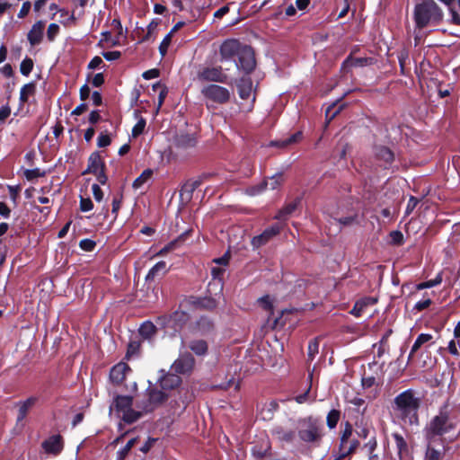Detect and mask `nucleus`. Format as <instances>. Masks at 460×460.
<instances>
[{"label":"nucleus","mask_w":460,"mask_h":460,"mask_svg":"<svg viewBox=\"0 0 460 460\" xmlns=\"http://www.w3.org/2000/svg\"><path fill=\"white\" fill-rule=\"evenodd\" d=\"M198 78L200 81L224 83L227 75L223 73L221 66L205 67L199 72Z\"/></svg>","instance_id":"f8f14e48"},{"label":"nucleus","mask_w":460,"mask_h":460,"mask_svg":"<svg viewBox=\"0 0 460 460\" xmlns=\"http://www.w3.org/2000/svg\"><path fill=\"white\" fill-rule=\"evenodd\" d=\"M393 438L395 441L398 456L401 458L402 456V454L407 451V443L405 442L402 436L398 433H394Z\"/></svg>","instance_id":"473e14b6"},{"label":"nucleus","mask_w":460,"mask_h":460,"mask_svg":"<svg viewBox=\"0 0 460 460\" xmlns=\"http://www.w3.org/2000/svg\"><path fill=\"white\" fill-rule=\"evenodd\" d=\"M44 22L38 21L35 22L31 31L28 32L27 39L31 46L39 45L43 38Z\"/></svg>","instance_id":"dca6fc26"},{"label":"nucleus","mask_w":460,"mask_h":460,"mask_svg":"<svg viewBox=\"0 0 460 460\" xmlns=\"http://www.w3.org/2000/svg\"><path fill=\"white\" fill-rule=\"evenodd\" d=\"M33 68V61L26 57L20 64V72L22 75L28 76Z\"/></svg>","instance_id":"e433bc0d"},{"label":"nucleus","mask_w":460,"mask_h":460,"mask_svg":"<svg viewBox=\"0 0 460 460\" xmlns=\"http://www.w3.org/2000/svg\"><path fill=\"white\" fill-rule=\"evenodd\" d=\"M433 339V336L429 333H420L416 341H414L411 349V352H410V355H409V358H411L413 354L425 343L430 341L431 340Z\"/></svg>","instance_id":"a878e982"},{"label":"nucleus","mask_w":460,"mask_h":460,"mask_svg":"<svg viewBox=\"0 0 460 460\" xmlns=\"http://www.w3.org/2000/svg\"><path fill=\"white\" fill-rule=\"evenodd\" d=\"M435 444L436 443H429L428 442L425 460H441L442 459L444 445L441 444L442 450H440V449H436L434 447Z\"/></svg>","instance_id":"bb28decb"},{"label":"nucleus","mask_w":460,"mask_h":460,"mask_svg":"<svg viewBox=\"0 0 460 460\" xmlns=\"http://www.w3.org/2000/svg\"><path fill=\"white\" fill-rule=\"evenodd\" d=\"M319 352V341L317 339L311 341L308 344V358L313 360Z\"/></svg>","instance_id":"a19ab883"},{"label":"nucleus","mask_w":460,"mask_h":460,"mask_svg":"<svg viewBox=\"0 0 460 460\" xmlns=\"http://www.w3.org/2000/svg\"><path fill=\"white\" fill-rule=\"evenodd\" d=\"M448 9L451 14V22L454 24L460 25V15L455 11L453 7H449Z\"/></svg>","instance_id":"774afa93"},{"label":"nucleus","mask_w":460,"mask_h":460,"mask_svg":"<svg viewBox=\"0 0 460 460\" xmlns=\"http://www.w3.org/2000/svg\"><path fill=\"white\" fill-rule=\"evenodd\" d=\"M177 146L184 150L194 148L197 145V138L193 134H182L176 139Z\"/></svg>","instance_id":"412c9836"},{"label":"nucleus","mask_w":460,"mask_h":460,"mask_svg":"<svg viewBox=\"0 0 460 460\" xmlns=\"http://www.w3.org/2000/svg\"><path fill=\"white\" fill-rule=\"evenodd\" d=\"M418 202H419L418 199H416L412 196L409 199V201H408V204L406 207V210H405L406 215H410L413 211V209L416 208Z\"/></svg>","instance_id":"680f3d73"},{"label":"nucleus","mask_w":460,"mask_h":460,"mask_svg":"<svg viewBox=\"0 0 460 460\" xmlns=\"http://www.w3.org/2000/svg\"><path fill=\"white\" fill-rule=\"evenodd\" d=\"M136 442H137L136 438L128 440V443L124 446V447H122L121 449H119L117 452L116 460H124L127 457V456L128 455V453L130 452L131 448L136 444Z\"/></svg>","instance_id":"7c9ffc66"},{"label":"nucleus","mask_w":460,"mask_h":460,"mask_svg":"<svg viewBox=\"0 0 460 460\" xmlns=\"http://www.w3.org/2000/svg\"><path fill=\"white\" fill-rule=\"evenodd\" d=\"M166 271V263L163 261H158L155 263L148 271L146 279V280H153L155 279L156 276L159 275V273H164Z\"/></svg>","instance_id":"cd10ccee"},{"label":"nucleus","mask_w":460,"mask_h":460,"mask_svg":"<svg viewBox=\"0 0 460 460\" xmlns=\"http://www.w3.org/2000/svg\"><path fill=\"white\" fill-rule=\"evenodd\" d=\"M63 447L64 444L60 435H53L42 443L44 451L54 456L58 455L63 450Z\"/></svg>","instance_id":"4468645a"},{"label":"nucleus","mask_w":460,"mask_h":460,"mask_svg":"<svg viewBox=\"0 0 460 460\" xmlns=\"http://www.w3.org/2000/svg\"><path fill=\"white\" fill-rule=\"evenodd\" d=\"M155 326L151 322H146L139 328L140 335L145 339H150L155 333Z\"/></svg>","instance_id":"c756f323"},{"label":"nucleus","mask_w":460,"mask_h":460,"mask_svg":"<svg viewBox=\"0 0 460 460\" xmlns=\"http://www.w3.org/2000/svg\"><path fill=\"white\" fill-rule=\"evenodd\" d=\"M37 399L35 397H29L23 402H20L18 403V414H17V423L22 422L27 416L29 411L35 404Z\"/></svg>","instance_id":"6ab92c4d"},{"label":"nucleus","mask_w":460,"mask_h":460,"mask_svg":"<svg viewBox=\"0 0 460 460\" xmlns=\"http://www.w3.org/2000/svg\"><path fill=\"white\" fill-rule=\"evenodd\" d=\"M172 40L171 32H168L164 38L163 39L162 42L159 45V52L162 57H164L167 53L168 48L170 46Z\"/></svg>","instance_id":"79ce46f5"},{"label":"nucleus","mask_w":460,"mask_h":460,"mask_svg":"<svg viewBox=\"0 0 460 460\" xmlns=\"http://www.w3.org/2000/svg\"><path fill=\"white\" fill-rule=\"evenodd\" d=\"M31 8V4L29 1H26L22 4V8L20 9L18 13L19 18H24L30 12Z\"/></svg>","instance_id":"bf43d9fd"},{"label":"nucleus","mask_w":460,"mask_h":460,"mask_svg":"<svg viewBox=\"0 0 460 460\" xmlns=\"http://www.w3.org/2000/svg\"><path fill=\"white\" fill-rule=\"evenodd\" d=\"M168 398V394L163 390L149 386L146 389V398L137 403V408L141 409L144 413L153 411Z\"/></svg>","instance_id":"0eeeda50"},{"label":"nucleus","mask_w":460,"mask_h":460,"mask_svg":"<svg viewBox=\"0 0 460 460\" xmlns=\"http://www.w3.org/2000/svg\"><path fill=\"white\" fill-rule=\"evenodd\" d=\"M111 144V137L107 134L101 133L97 138V146L99 147H105Z\"/></svg>","instance_id":"5fc2aeb1"},{"label":"nucleus","mask_w":460,"mask_h":460,"mask_svg":"<svg viewBox=\"0 0 460 460\" xmlns=\"http://www.w3.org/2000/svg\"><path fill=\"white\" fill-rule=\"evenodd\" d=\"M181 382V377L178 375L167 373L163 375L159 379V385L162 390L165 393L166 391L174 389L180 385Z\"/></svg>","instance_id":"a211bd4d"},{"label":"nucleus","mask_w":460,"mask_h":460,"mask_svg":"<svg viewBox=\"0 0 460 460\" xmlns=\"http://www.w3.org/2000/svg\"><path fill=\"white\" fill-rule=\"evenodd\" d=\"M390 237L394 244H401L403 242V234L400 231L391 232Z\"/></svg>","instance_id":"4d7b16f0"},{"label":"nucleus","mask_w":460,"mask_h":460,"mask_svg":"<svg viewBox=\"0 0 460 460\" xmlns=\"http://www.w3.org/2000/svg\"><path fill=\"white\" fill-rule=\"evenodd\" d=\"M153 172L150 169L145 170L134 181L133 188H141L152 176Z\"/></svg>","instance_id":"2f4dec72"},{"label":"nucleus","mask_w":460,"mask_h":460,"mask_svg":"<svg viewBox=\"0 0 460 460\" xmlns=\"http://www.w3.org/2000/svg\"><path fill=\"white\" fill-rule=\"evenodd\" d=\"M413 17L416 27L422 29L429 24H438L443 20V12L434 0H422L415 5Z\"/></svg>","instance_id":"f257e3e1"},{"label":"nucleus","mask_w":460,"mask_h":460,"mask_svg":"<svg viewBox=\"0 0 460 460\" xmlns=\"http://www.w3.org/2000/svg\"><path fill=\"white\" fill-rule=\"evenodd\" d=\"M300 202L299 199H296L290 203L287 204L278 214L274 217L277 220H286L287 217L291 215L297 208Z\"/></svg>","instance_id":"b1692460"},{"label":"nucleus","mask_w":460,"mask_h":460,"mask_svg":"<svg viewBox=\"0 0 460 460\" xmlns=\"http://www.w3.org/2000/svg\"><path fill=\"white\" fill-rule=\"evenodd\" d=\"M352 427L347 424L341 436V445H345L349 440L352 439Z\"/></svg>","instance_id":"c03bdc74"},{"label":"nucleus","mask_w":460,"mask_h":460,"mask_svg":"<svg viewBox=\"0 0 460 460\" xmlns=\"http://www.w3.org/2000/svg\"><path fill=\"white\" fill-rule=\"evenodd\" d=\"M377 155L384 159L385 162H391L394 159L393 153L386 147H380L377 151Z\"/></svg>","instance_id":"37998d69"},{"label":"nucleus","mask_w":460,"mask_h":460,"mask_svg":"<svg viewBox=\"0 0 460 460\" xmlns=\"http://www.w3.org/2000/svg\"><path fill=\"white\" fill-rule=\"evenodd\" d=\"M340 419V412L336 410H332L327 415V425L330 429H333Z\"/></svg>","instance_id":"ea45409f"},{"label":"nucleus","mask_w":460,"mask_h":460,"mask_svg":"<svg viewBox=\"0 0 460 460\" xmlns=\"http://www.w3.org/2000/svg\"><path fill=\"white\" fill-rule=\"evenodd\" d=\"M188 348L197 356H205L208 349V343L204 340H193L190 341Z\"/></svg>","instance_id":"4be33fe9"},{"label":"nucleus","mask_w":460,"mask_h":460,"mask_svg":"<svg viewBox=\"0 0 460 460\" xmlns=\"http://www.w3.org/2000/svg\"><path fill=\"white\" fill-rule=\"evenodd\" d=\"M185 319L186 314L183 312H175L170 316L168 324H171L174 329H177L180 327V324L177 323V322H182L185 321Z\"/></svg>","instance_id":"4c0bfd02"},{"label":"nucleus","mask_w":460,"mask_h":460,"mask_svg":"<svg viewBox=\"0 0 460 460\" xmlns=\"http://www.w3.org/2000/svg\"><path fill=\"white\" fill-rule=\"evenodd\" d=\"M95 242L91 239H83L79 243V246L82 250L91 252L95 247Z\"/></svg>","instance_id":"de8ad7c7"},{"label":"nucleus","mask_w":460,"mask_h":460,"mask_svg":"<svg viewBox=\"0 0 460 460\" xmlns=\"http://www.w3.org/2000/svg\"><path fill=\"white\" fill-rule=\"evenodd\" d=\"M145 127H146V120L141 118L137 121V123L133 127V128H132V136L134 137L139 136L143 132Z\"/></svg>","instance_id":"09e8293b"},{"label":"nucleus","mask_w":460,"mask_h":460,"mask_svg":"<svg viewBox=\"0 0 460 460\" xmlns=\"http://www.w3.org/2000/svg\"><path fill=\"white\" fill-rule=\"evenodd\" d=\"M238 95L242 102L239 103V112L249 113L252 111L255 102V91L250 76H243L236 82Z\"/></svg>","instance_id":"39448f33"},{"label":"nucleus","mask_w":460,"mask_h":460,"mask_svg":"<svg viewBox=\"0 0 460 460\" xmlns=\"http://www.w3.org/2000/svg\"><path fill=\"white\" fill-rule=\"evenodd\" d=\"M129 371L130 368L128 364L119 362L111 368L110 372V378L114 384H120L123 382L127 373Z\"/></svg>","instance_id":"2eb2a0df"},{"label":"nucleus","mask_w":460,"mask_h":460,"mask_svg":"<svg viewBox=\"0 0 460 460\" xmlns=\"http://www.w3.org/2000/svg\"><path fill=\"white\" fill-rule=\"evenodd\" d=\"M104 83V75L102 73H97L96 75H94L93 78V81H92V84L94 86V87H99L101 86L102 84Z\"/></svg>","instance_id":"e2e57ef3"},{"label":"nucleus","mask_w":460,"mask_h":460,"mask_svg":"<svg viewBox=\"0 0 460 460\" xmlns=\"http://www.w3.org/2000/svg\"><path fill=\"white\" fill-rule=\"evenodd\" d=\"M104 167L101 155L98 153H93L88 159V166L84 173L100 172Z\"/></svg>","instance_id":"aec40b11"},{"label":"nucleus","mask_w":460,"mask_h":460,"mask_svg":"<svg viewBox=\"0 0 460 460\" xmlns=\"http://www.w3.org/2000/svg\"><path fill=\"white\" fill-rule=\"evenodd\" d=\"M342 105H337V102H332L326 107L324 115H339L341 111Z\"/></svg>","instance_id":"a18cd8bd"},{"label":"nucleus","mask_w":460,"mask_h":460,"mask_svg":"<svg viewBox=\"0 0 460 460\" xmlns=\"http://www.w3.org/2000/svg\"><path fill=\"white\" fill-rule=\"evenodd\" d=\"M297 429L298 436L304 442L314 443L322 437L320 422L312 417L300 420Z\"/></svg>","instance_id":"423d86ee"},{"label":"nucleus","mask_w":460,"mask_h":460,"mask_svg":"<svg viewBox=\"0 0 460 460\" xmlns=\"http://www.w3.org/2000/svg\"><path fill=\"white\" fill-rule=\"evenodd\" d=\"M36 85L33 82L24 84L20 91V100L22 102H27L29 97L35 92Z\"/></svg>","instance_id":"c85d7f7f"},{"label":"nucleus","mask_w":460,"mask_h":460,"mask_svg":"<svg viewBox=\"0 0 460 460\" xmlns=\"http://www.w3.org/2000/svg\"><path fill=\"white\" fill-rule=\"evenodd\" d=\"M266 181H268V187H270V189L276 190L283 181V174L281 172H278Z\"/></svg>","instance_id":"58836bf2"},{"label":"nucleus","mask_w":460,"mask_h":460,"mask_svg":"<svg viewBox=\"0 0 460 460\" xmlns=\"http://www.w3.org/2000/svg\"><path fill=\"white\" fill-rule=\"evenodd\" d=\"M276 434L278 435L279 440L287 443L293 442L296 438V432L293 430H285L280 429L276 430Z\"/></svg>","instance_id":"72a5a7b5"},{"label":"nucleus","mask_w":460,"mask_h":460,"mask_svg":"<svg viewBox=\"0 0 460 460\" xmlns=\"http://www.w3.org/2000/svg\"><path fill=\"white\" fill-rule=\"evenodd\" d=\"M0 72L5 76V77H11L13 74V67L10 64H5L0 68Z\"/></svg>","instance_id":"338daca9"},{"label":"nucleus","mask_w":460,"mask_h":460,"mask_svg":"<svg viewBox=\"0 0 460 460\" xmlns=\"http://www.w3.org/2000/svg\"><path fill=\"white\" fill-rule=\"evenodd\" d=\"M225 272V269L223 267H213L211 269V274L214 279H221L223 274Z\"/></svg>","instance_id":"0e129e2a"},{"label":"nucleus","mask_w":460,"mask_h":460,"mask_svg":"<svg viewBox=\"0 0 460 460\" xmlns=\"http://www.w3.org/2000/svg\"><path fill=\"white\" fill-rule=\"evenodd\" d=\"M371 63L368 58H353L351 55L347 57L341 64V69L349 72L352 67H362Z\"/></svg>","instance_id":"f3484780"},{"label":"nucleus","mask_w":460,"mask_h":460,"mask_svg":"<svg viewBox=\"0 0 460 460\" xmlns=\"http://www.w3.org/2000/svg\"><path fill=\"white\" fill-rule=\"evenodd\" d=\"M243 45L237 40H226L220 46V61H234L236 59Z\"/></svg>","instance_id":"9d476101"},{"label":"nucleus","mask_w":460,"mask_h":460,"mask_svg":"<svg viewBox=\"0 0 460 460\" xmlns=\"http://www.w3.org/2000/svg\"><path fill=\"white\" fill-rule=\"evenodd\" d=\"M201 93L215 102L225 103L230 98V92L227 88L218 84H208L202 88Z\"/></svg>","instance_id":"1a4fd4ad"},{"label":"nucleus","mask_w":460,"mask_h":460,"mask_svg":"<svg viewBox=\"0 0 460 460\" xmlns=\"http://www.w3.org/2000/svg\"><path fill=\"white\" fill-rule=\"evenodd\" d=\"M59 31V26L57 23H50L47 35L50 41L54 40L55 37Z\"/></svg>","instance_id":"3c124183"},{"label":"nucleus","mask_w":460,"mask_h":460,"mask_svg":"<svg viewBox=\"0 0 460 460\" xmlns=\"http://www.w3.org/2000/svg\"><path fill=\"white\" fill-rule=\"evenodd\" d=\"M455 429L456 424L451 421L448 415L445 412H440V414L434 417L427 426L425 429L426 438L429 443H437L439 441L443 444L441 437Z\"/></svg>","instance_id":"20e7f679"},{"label":"nucleus","mask_w":460,"mask_h":460,"mask_svg":"<svg viewBox=\"0 0 460 460\" xmlns=\"http://www.w3.org/2000/svg\"><path fill=\"white\" fill-rule=\"evenodd\" d=\"M358 305H361L364 309L369 305H373L377 302V298L372 296H366L358 301Z\"/></svg>","instance_id":"6e6d98bb"},{"label":"nucleus","mask_w":460,"mask_h":460,"mask_svg":"<svg viewBox=\"0 0 460 460\" xmlns=\"http://www.w3.org/2000/svg\"><path fill=\"white\" fill-rule=\"evenodd\" d=\"M196 328H197L198 333H199L201 335H207L213 331L214 323H212V321L209 318H208L206 316H201L197 321Z\"/></svg>","instance_id":"5701e85b"},{"label":"nucleus","mask_w":460,"mask_h":460,"mask_svg":"<svg viewBox=\"0 0 460 460\" xmlns=\"http://www.w3.org/2000/svg\"><path fill=\"white\" fill-rule=\"evenodd\" d=\"M234 64L237 69L243 70L245 74H250L256 65L252 48L248 45H243L234 60Z\"/></svg>","instance_id":"6e6552de"},{"label":"nucleus","mask_w":460,"mask_h":460,"mask_svg":"<svg viewBox=\"0 0 460 460\" xmlns=\"http://www.w3.org/2000/svg\"><path fill=\"white\" fill-rule=\"evenodd\" d=\"M133 397L129 395H117L110 406V412L123 420L126 423H133L139 420L144 412L141 409H133Z\"/></svg>","instance_id":"7ed1b4c3"},{"label":"nucleus","mask_w":460,"mask_h":460,"mask_svg":"<svg viewBox=\"0 0 460 460\" xmlns=\"http://www.w3.org/2000/svg\"><path fill=\"white\" fill-rule=\"evenodd\" d=\"M195 365L193 356L189 352H181L179 358L172 365V368L177 374H189Z\"/></svg>","instance_id":"9b49d317"},{"label":"nucleus","mask_w":460,"mask_h":460,"mask_svg":"<svg viewBox=\"0 0 460 460\" xmlns=\"http://www.w3.org/2000/svg\"><path fill=\"white\" fill-rule=\"evenodd\" d=\"M93 195L96 201L100 202L102 200L103 192L98 184H93L92 186Z\"/></svg>","instance_id":"13d9d810"},{"label":"nucleus","mask_w":460,"mask_h":460,"mask_svg":"<svg viewBox=\"0 0 460 460\" xmlns=\"http://www.w3.org/2000/svg\"><path fill=\"white\" fill-rule=\"evenodd\" d=\"M358 446V441L355 438L349 440L345 445H340L339 456L335 460L346 457L351 454Z\"/></svg>","instance_id":"393cba45"},{"label":"nucleus","mask_w":460,"mask_h":460,"mask_svg":"<svg viewBox=\"0 0 460 460\" xmlns=\"http://www.w3.org/2000/svg\"><path fill=\"white\" fill-rule=\"evenodd\" d=\"M447 349H448L449 353L452 354L453 356H456V357L459 356V351H458L456 342L455 341V340H451L448 342Z\"/></svg>","instance_id":"69168bd1"},{"label":"nucleus","mask_w":460,"mask_h":460,"mask_svg":"<svg viewBox=\"0 0 460 460\" xmlns=\"http://www.w3.org/2000/svg\"><path fill=\"white\" fill-rule=\"evenodd\" d=\"M291 144L290 138H286L282 140H273L269 143V146H274L279 148H286Z\"/></svg>","instance_id":"603ef678"},{"label":"nucleus","mask_w":460,"mask_h":460,"mask_svg":"<svg viewBox=\"0 0 460 460\" xmlns=\"http://www.w3.org/2000/svg\"><path fill=\"white\" fill-rule=\"evenodd\" d=\"M394 410L397 411L405 422L417 424L420 400L411 390H406L394 398Z\"/></svg>","instance_id":"f03ea898"},{"label":"nucleus","mask_w":460,"mask_h":460,"mask_svg":"<svg viewBox=\"0 0 460 460\" xmlns=\"http://www.w3.org/2000/svg\"><path fill=\"white\" fill-rule=\"evenodd\" d=\"M102 64H103L102 58H100L99 56H95L91 59L87 67H88V69L93 70V69L99 67Z\"/></svg>","instance_id":"052dcab7"},{"label":"nucleus","mask_w":460,"mask_h":460,"mask_svg":"<svg viewBox=\"0 0 460 460\" xmlns=\"http://www.w3.org/2000/svg\"><path fill=\"white\" fill-rule=\"evenodd\" d=\"M103 58L107 61H115L119 59L121 56L120 51L113 50V51H104L102 53Z\"/></svg>","instance_id":"8fccbe9b"},{"label":"nucleus","mask_w":460,"mask_h":460,"mask_svg":"<svg viewBox=\"0 0 460 460\" xmlns=\"http://www.w3.org/2000/svg\"><path fill=\"white\" fill-rule=\"evenodd\" d=\"M442 282V273L439 272L435 279L418 284L417 289L421 290L425 288H430L439 285Z\"/></svg>","instance_id":"c9c22d12"},{"label":"nucleus","mask_w":460,"mask_h":460,"mask_svg":"<svg viewBox=\"0 0 460 460\" xmlns=\"http://www.w3.org/2000/svg\"><path fill=\"white\" fill-rule=\"evenodd\" d=\"M193 190H194V186L184 185L180 192V196H181V199L189 200L191 198Z\"/></svg>","instance_id":"49530a36"},{"label":"nucleus","mask_w":460,"mask_h":460,"mask_svg":"<svg viewBox=\"0 0 460 460\" xmlns=\"http://www.w3.org/2000/svg\"><path fill=\"white\" fill-rule=\"evenodd\" d=\"M281 226L276 224L270 227L266 228L261 234L254 236L252 241V246L253 249H258L265 245L270 239L279 234Z\"/></svg>","instance_id":"ddd939ff"},{"label":"nucleus","mask_w":460,"mask_h":460,"mask_svg":"<svg viewBox=\"0 0 460 460\" xmlns=\"http://www.w3.org/2000/svg\"><path fill=\"white\" fill-rule=\"evenodd\" d=\"M268 188V181H263L262 182L249 187L245 190V193L250 196H256L262 193Z\"/></svg>","instance_id":"f704fd0d"},{"label":"nucleus","mask_w":460,"mask_h":460,"mask_svg":"<svg viewBox=\"0 0 460 460\" xmlns=\"http://www.w3.org/2000/svg\"><path fill=\"white\" fill-rule=\"evenodd\" d=\"M93 208V201L89 198H87V199L81 198V200H80L81 211L88 212V211L92 210Z\"/></svg>","instance_id":"864d4df0"}]
</instances>
